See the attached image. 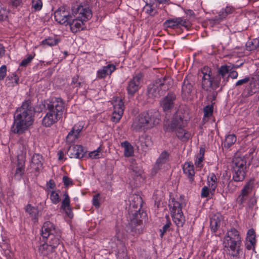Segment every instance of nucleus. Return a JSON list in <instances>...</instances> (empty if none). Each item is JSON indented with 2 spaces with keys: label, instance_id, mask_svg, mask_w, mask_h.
Instances as JSON below:
<instances>
[{
  "label": "nucleus",
  "instance_id": "f257e3e1",
  "mask_svg": "<svg viewBox=\"0 0 259 259\" xmlns=\"http://www.w3.org/2000/svg\"><path fill=\"white\" fill-rule=\"evenodd\" d=\"M34 109L30 101L23 102L14 114V122L11 131L14 134H22L28 130L34 121Z\"/></svg>",
  "mask_w": 259,
  "mask_h": 259
},
{
  "label": "nucleus",
  "instance_id": "f03ea898",
  "mask_svg": "<svg viewBox=\"0 0 259 259\" xmlns=\"http://www.w3.org/2000/svg\"><path fill=\"white\" fill-rule=\"evenodd\" d=\"M45 106L47 113L42 123L44 126L49 127L62 117L65 110V103L60 98H53L46 102Z\"/></svg>",
  "mask_w": 259,
  "mask_h": 259
},
{
  "label": "nucleus",
  "instance_id": "7ed1b4c3",
  "mask_svg": "<svg viewBox=\"0 0 259 259\" xmlns=\"http://www.w3.org/2000/svg\"><path fill=\"white\" fill-rule=\"evenodd\" d=\"M159 120L160 115L157 111L142 112L134 119L131 128L135 132L144 131L158 124Z\"/></svg>",
  "mask_w": 259,
  "mask_h": 259
},
{
  "label": "nucleus",
  "instance_id": "20e7f679",
  "mask_svg": "<svg viewBox=\"0 0 259 259\" xmlns=\"http://www.w3.org/2000/svg\"><path fill=\"white\" fill-rule=\"evenodd\" d=\"M186 122L182 117L176 113L170 121L164 123V130L168 132H175L177 137L182 141H187L192 136L191 133L184 129Z\"/></svg>",
  "mask_w": 259,
  "mask_h": 259
},
{
  "label": "nucleus",
  "instance_id": "39448f33",
  "mask_svg": "<svg viewBox=\"0 0 259 259\" xmlns=\"http://www.w3.org/2000/svg\"><path fill=\"white\" fill-rule=\"evenodd\" d=\"M186 205L184 198L182 196L170 198L168 207L174 222L178 227H182L185 222V218L182 211V208Z\"/></svg>",
  "mask_w": 259,
  "mask_h": 259
},
{
  "label": "nucleus",
  "instance_id": "423d86ee",
  "mask_svg": "<svg viewBox=\"0 0 259 259\" xmlns=\"http://www.w3.org/2000/svg\"><path fill=\"white\" fill-rule=\"evenodd\" d=\"M241 242V237L238 231L235 228H231L228 230L224 238V246L230 249L233 256L238 255Z\"/></svg>",
  "mask_w": 259,
  "mask_h": 259
},
{
  "label": "nucleus",
  "instance_id": "0eeeda50",
  "mask_svg": "<svg viewBox=\"0 0 259 259\" xmlns=\"http://www.w3.org/2000/svg\"><path fill=\"white\" fill-rule=\"evenodd\" d=\"M244 157H235L233 159L232 167L233 170V179L236 182L242 181L246 175L247 163H250V159H246Z\"/></svg>",
  "mask_w": 259,
  "mask_h": 259
},
{
  "label": "nucleus",
  "instance_id": "6e6552de",
  "mask_svg": "<svg viewBox=\"0 0 259 259\" xmlns=\"http://www.w3.org/2000/svg\"><path fill=\"white\" fill-rule=\"evenodd\" d=\"M201 73L203 74L202 78V88L208 91L210 89L216 90L219 87L220 78L219 77L212 78L211 77V70L208 67H204L201 70Z\"/></svg>",
  "mask_w": 259,
  "mask_h": 259
},
{
  "label": "nucleus",
  "instance_id": "1a4fd4ad",
  "mask_svg": "<svg viewBox=\"0 0 259 259\" xmlns=\"http://www.w3.org/2000/svg\"><path fill=\"white\" fill-rule=\"evenodd\" d=\"M71 11L72 17L77 18L83 21H88L92 17V11L86 5L73 4L72 6Z\"/></svg>",
  "mask_w": 259,
  "mask_h": 259
},
{
  "label": "nucleus",
  "instance_id": "9d476101",
  "mask_svg": "<svg viewBox=\"0 0 259 259\" xmlns=\"http://www.w3.org/2000/svg\"><path fill=\"white\" fill-rule=\"evenodd\" d=\"M143 225L140 219L139 214L135 213L133 216H130V222L125 227L127 233L132 236H138L143 232Z\"/></svg>",
  "mask_w": 259,
  "mask_h": 259
},
{
  "label": "nucleus",
  "instance_id": "9b49d317",
  "mask_svg": "<svg viewBox=\"0 0 259 259\" xmlns=\"http://www.w3.org/2000/svg\"><path fill=\"white\" fill-rule=\"evenodd\" d=\"M112 104L113 106V112L111 120L115 122H118L123 115L124 110V103L120 97H113Z\"/></svg>",
  "mask_w": 259,
  "mask_h": 259
},
{
  "label": "nucleus",
  "instance_id": "f8f14e48",
  "mask_svg": "<svg viewBox=\"0 0 259 259\" xmlns=\"http://www.w3.org/2000/svg\"><path fill=\"white\" fill-rule=\"evenodd\" d=\"M166 78L165 77L158 79L156 81L149 85L148 88V94L149 97L156 98L158 97L163 92L161 88L165 85V81Z\"/></svg>",
  "mask_w": 259,
  "mask_h": 259
},
{
  "label": "nucleus",
  "instance_id": "ddd939ff",
  "mask_svg": "<svg viewBox=\"0 0 259 259\" xmlns=\"http://www.w3.org/2000/svg\"><path fill=\"white\" fill-rule=\"evenodd\" d=\"M143 74L141 72L135 74L128 82L127 91L128 95L133 96L139 90L142 81Z\"/></svg>",
  "mask_w": 259,
  "mask_h": 259
},
{
  "label": "nucleus",
  "instance_id": "4468645a",
  "mask_svg": "<svg viewBox=\"0 0 259 259\" xmlns=\"http://www.w3.org/2000/svg\"><path fill=\"white\" fill-rule=\"evenodd\" d=\"M55 20L59 23L64 25H67L72 16L64 7H60L54 13Z\"/></svg>",
  "mask_w": 259,
  "mask_h": 259
},
{
  "label": "nucleus",
  "instance_id": "2eb2a0df",
  "mask_svg": "<svg viewBox=\"0 0 259 259\" xmlns=\"http://www.w3.org/2000/svg\"><path fill=\"white\" fill-rule=\"evenodd\" d=\"M253 184V181H250L245 185L241 191V194L236 199V202L239 205L248 203L250 197L249 194L252 190Z\"/></svg>",
  "mask_w": 259,
  "mask_h": 259
},
{
  "label": "nucleus",
  "instance_id": "dca6fc26",
  "mask_svg": "<svg viewBox=\"0 0 259 259\" xmlns=\"http://www.w3.org/2000/svg\"><path fill=\"white\" fill-rule=\"evenodd\" d=\"M176 95L174 93H169L160 101V106L164 112L169 111L174 107Z\"/></svg>",
  "mask_w": 259,
  "mask_h": 259
},
{
  "label": "nucleus",
  "instance_id": "f3484780",
  "mask_svg": "<svg viewBox=\"0 0 259 259\" xmlns=\"http://www.w3.org/2000/svg\"><path fill=\"white\" fill-rule=\"evenodd\" d=\"M164 26L165 27L171 28H178L180 26H184L186 28L188 27L186 20L183 19L181 17L167 20L164 23Z\"/></svg>",
  "mask_w": 259,
  "mask_h": 259
},
{
  "label": "nucleus",
  "instance_id": "a211bd4d",
  "mask_svg": "<svg viewBox=\"0 0 259 259\" xmlns=\"http://www.w3.org/2000/svg\"><path fill=\"white\" fill-rule=\"evenodd\" d=\"M87 21H83L77 18L70 19L68 25L70 26V30L73 33H76L80 30H83L85 28L84 22Z\"/></svg>",
  "mask_w": 259,
  "mask_h": 259
},
{
  "label": "nucleus",
  "instance_id": "6ab92c4d",
  "mask_svg": "<svg viewBox=\"0 0 259 259\" xmlns=\"http://www.w3.org/2000/svg\"><path fill=\"white\" fill-rule=\"evenodd\" d=\"M57 231L60 230L52 223L50 221H47L44 223L41 228V236L42 238H47L48 236L55 233Z\"/></svg>",
  "mask_w": 259,
  "mask_h": 259
},
{
  "label": "nucleus",
  "instance_id": "aec40b11",
  "mask_svg": "<svg viewBox=\"0 0 259 259\" xmlns=\"http://www.w3.org/2000/svg\"><path fill=\"white\" fill-rule=\"evenodd\" d=\"M193 91V84L186 77L184 80L182 87V96L183 99H190Z\"/></svg>",
  "mask_w": 259,
  "mask_h": 259
},
{
  "label": "nucleus",
  "instance_id": "412c9836",
  "mask_svg": "<svg viewBox=\"0 0 259 259\" xmlns=\"http://www.w3.org/2000/svg\"><path fill=\"white\" fill-rule=\"evenodd\" d=\"M69 157L71 158H81L84 156L85 152L83 147L81 145H75L69 147L68 151Z\"/></svg>",
  "mask_w": 259,
  "mask_h": 259
},
{
  "label": "nucleus",
  "instance_id": "4be33fe9",
  "mask_svg": "<svg viewBox=\"0 0 259 259\" xmlns=\"http://www.w3.org/2000/svg\"><path fill=\"white\" fill-rule=\"evenodd\" d=\"M238 67L237 65H234L231 64L230 65H223L220 67L218 70V74L215 77H219L220 78V85H221V78L223 79V81L226 80V77L228 75V73L234 68H237Z\"/></svg>",
  "mask_w": 259,
  "mask_h": 259
},
{
  "label": "nucleus",
  "instance_id": "5701e85b",
  "mask_svg": "<svg viewBox=\"0 0 259 259\" xmlns=\"http://www.w3.org/2000/svg\"><path fill=\"white\" fill-rule=\"evenodd\" d=\"M183 169L189 182L192 183L194 180L195 174L193 163L191 162H186L183 165Z\"/></svg>",
  "mask_w": 259,
  "mask_h": 259
},
{
  "label": "nucleus",
  "instance_id": "b1692460",
  "mask_svg": "<svg viewBox=\"0 0 259 259\" xmlns=\"http://www.w3.org/2000/svg\"><path fill=\"white\" fill-rule=\"evenodd\" d=\"M115 66L113 64H108L104 66L98 70L97 77L100 79L105 78L107 75H110L115 70Z\"/></svg>",
  "mask_w": 259,
  "mask_h": 259
},
{
  "label": "nucleus",
  "instance_id": "393cba45",
  "mask_svg": "<svg viewBox=\"0 0 259 259\" xmlns=\"http://www.w3.org/2000/svg\"><path fill=\"white\" fill-rule=\"evenodd\" d=\"M61 235V231H57L55 233L48 236L47 238H43L47 239V241L49 242V245L55 249L60 243Z\"/></svg>",
  "mask_w": 259,
  "mask_h": 259
},
{
  "label": "nucleus",
  "instance_id": "a878e982",
  "mask_svg": "<svg viewBox=\"0 0 259 259\" xmlns=\"http://www.w3.org/2000/svg\"><path fill=\"white\" fill-rule=\"evenodd\" d=\"M25 172V162L23 160L18 159L17 167L14 175V178L20 181Z\"/></svg>",
  "mask_w": 259,
  "mask_h": 259
},
{
  "label": "nucleus",
  "instance_id": "bb28decb",
  "mask_svg": "<svg viewBox=\"0 0 259 259\" xmlns=\"http://www.w3.org/2000/svg\"><path fill=\"white\" fill-rule=\"evenodd\" d=\"M42 157L39 154H34L31 158V166L38 171L42 166Z\"/></svg>",
  "mask_w": 259,
  "mask_h": 259
},
{
  "label": "nucleus",
  "instance_id": "cd10ccee",
  "mask_svg": "<svg viewBox=\"0 0 259 259\" xmlns=\"http://www.w3.org/2000/svg\"><path fill=\"white\" fill-rule=\"evenodd\" d=\"M142 198L138 196H134L133 199L130 204L131 207H132L136 209L134 210V212L130 216H133L135 213H138L140 215V210L142 207Z\"/></svg>",
  "mask_w": 259,
  "mask_h": 259
},
{
  "label": "nucleus",
  "instance_id": "c85d7f7f",
  "mask_svg": "<svg viewBox=\"0 0 259 259\" xmlns=\"http://www.w3.org/2000/svg\"><path fill=\"white\" fill-rule=\"evenodd\" d=\"M222 221V217L220 214L214 215L210 221V226L212 232H216L220 227Z\"/></svg>",
  "mask_w": 259,
  "mask_h": 259
},
{
  "label": "nucleus",
  "instance_id": "c756f323",
  "mask_svg": "<svg viewBox=\"0 0 259 259\" xmlns=\"http://www.w3.org/2000/svg\"><path fill=\"white\" fill-rule=\"evenodd\" d=\"M204 152V149L201 148L199 153L196 155L194 163L196 167L201 168L203 167Z\"/></svg>",
  "mask_w": 259,
  "mask_h": 259
},
{
  "label": "nucleus",
  "instance_id": "7c9ffc66",
  "mask_svg": "<svg viewBox=\"0 0 259 259\" xmlns=\"http://www.w3.org/2000/svg\"><path fill=\"white\" fill-rule=\"evenodd\" d=\"M168 157L169 154L167 152L165 151L162 152L156 161L155 167L160 169L162 165L168 161Z\"/></svg>",
  "mask_w": 259,
  "mask_h": 259
},
{
  "label": "nucleus",
  "instance_id": "2f4dec72",
  "mask_svg": "<svg viewBox=\"0 0 259 259\" xmlns=\"http://www.w3.org/2000/svg\"><path fill=\"white\" fill-rule=\"evenodd\" d=\"M124 148V155L125 157H130L134 154V148L127 141H124L121 144Z\"/></svg>",
  "mask_w": 259,
  "mask_h": 259
},
{
  "label": "nucleus",
  "instance_id": "473e14b6",
  "mask_svg": "<svg viewBox=\"0 0 259 259\" xmlns=\"http://www.w3.org/2000/svg\"><path fill=\"white\" fill-rule=\"evenodd\" d=\"M19 81V77L16 73H13L11 76H8L6 79V83L9 87H13L18 85Z\"/></svg>",
  "mask_w": 259,
  "mask_h": 259
},
{
  "label": "nucleus",
  "instance_id": "72a5a7b5",
  "mask_svg": "<svg viewBox=\"0 0 259 259\" xmlns=\"http://www.w3.org/2000/svg\"><path fill=\"white\" fill-rule=\"evenodd\" d=\"M234 11V9L231 6H227L225 9H222L219 14L218 23L225 18L228 15L233 13Z\"/></svg>",
  "mask_w": 259,
  "mask_h": 259
},
{
  "label": "nucleus",
  "instance_id": "f704fd0d",
  "mask_svg": "<svg viewBox=\"0 0 259 259\" xmlns=\"http://www.w3.org/2000/svg\"><path fill=\"white\" fill-rule=\"evenodd\" d=\"M207 183L210 190L214 192L217 186V178L214 174L211 173L209 175L207 178Z\"/></svg>",
  "mask_w": 259,
  "mask_h": 259
},
{
  "label": "nucleus",
  "instance_id": "c9c22d12",
  "mask_svg": "<svg viewBox=\"0 0 259 259\" xmlns=\"http://www.w3.org/2000/svg\"><path fill=\"white\" fill-rule=\"evenodd\" d=\"M59 41L60 40L57 36L49 37L41 41V45L52 47L57 45Z\"/></svg>",
  "mask_w": 259,
  "mask_h": 259
},
{
  "label": "nucleus",
  "instance_id": "e433bc0d",
  "mask_svg": "<svg viewBox=\"0 0 259 259\" xmlns=\"http://www.w3.org/2000/svg\"><path fill=\"white\" fill-rule=\"evenodd\" d=\"M55 250V248L49 245L47 241L46 243L43 244L39 248V251L44 255H47L49 253L53 252Z\"/></svg>",
  "mask_w": 259,
  "mask_h": 259
},
{
  "label": "nucleus",
  "instance_id": "4c0bfd02",
  "mask_svg": "<svg viewBox=\"0 0 259 259\" xmlns=\"http://www.w3.org/2000/svg\"><path fill=\"white\" fill-rule=\"evenodd\" d=\"M259 46V39L254 38L248 40L246 44V50L249 51L256 49Z\"/></svg>",
  "mask_w": 259,
  "mask_h": 259
},
{
  "label": "nucleus",
  "instance_id": "58836bf2",
  "mask_svg": "<svg viewBox=\"0 0 259 259\" xmlns=\"http://www.w3.org/2000/svg\"><path fill=\"white\" fill-rule=\"evenodd\" d=\"M236 141V137L234 134L229 135L226 136L224 142V146L225 148H229Z\"/></svg>",
  "mask_w": 259,
  "mask_h": 259
},
{
  "label": "nucleus",
  "instance_id": "ea45409f",
  "mask_svg": "<svg viewBox=\"0 0 259 259\" xmlns=\"http://www.w3.org/2000/svg\"><path fill=\"white\" fill-rule=\"evenodd\" d=\"M59 193V191H50V199L53 204H56L60 201Z\"/></svg>",
  "mask_w": 259,
  "mask_h": 259
},
{
  "label": "nucleus",
  "instance_id": "a19ab883",
  "mask_svg": "<svg viewBox=\"0 0 259 259\" xmlns=\"http://www.w3.org/2000/svg\"><path fill=\"white\" fill-rule=\"evenodd\" d=\"M79 135L77 134L75 132L71 130L66 137V142L69 144L74 143L79 138Z\"/></svg>",
  "mask_w": 259,
  "mask_h": 259
},
{
  "label": "nucleus",
  "instance_id": "79ce46f5",
  "mask_svg": "<svg viewBox=\"0 0 259 259\" xmlns=\"http://www.w3.org/2000/svg\"><path fill=\"white\" fill-rule=\"evenodd\" d=\"M247 240L248 241L251 246H254L255 244V233L253 229H249L247 233Z\"/></svg>",
  "mask_w": 259,
  "mask_h": 259
},
{
  "label": "nucleus",
  "instance_id": "37998d69",
  "mask_svg": "<svg viewBox=\"0 0 259 259\" xmlns=\"http://www.w3.org/2000/svg\"><path fill=\"white\" fill-rule=\"evenodd\" d=\"M70 201L69 195L66 192L63 195V199L62 201L61 208L63 209L66 207H71L70 205Z\"/></svg>",
  "mask_w": 259,
  "mask_h": 259
},
{
  "label": "nucleus",
  "instance_id": "c03bdc74",
  "mask_svg": "<svg viewBox=\"0 0 259 259\" xmlns=\"http://www.w3.org/2000/svg\"><path fill=\"white\" fill-rule=\"evenodd\" d=\"M85 123L83 121H79L78 123L75 124L72 127V130L75 132L77 134L79 135L80 133L82 131L84 128Z\"/></svg>",
  "mask_w": 259,
  "mask_h": 259
},
{
  "label": "nucleus",
  "instance_id": "a18cd8bd",
  "mask_svg": "<svg viewBox=\"0 0 259 259\" xmlns=\"http://www.w3.org/2000/svg\"><path fill=\"white\" fill-rule=\"evenodd\" d=\"M115 237L117 240L120 242H123L126 240L128 237L126 234L123 232V231L117 230Z\"/></svg>",
  "mask_w": 259,
  "mask_h": 259
},
{
  "label": "nucleus",
  "instance_id": "49530a36",
  "mask_svg": "<svg viewBox=\"0 0 259 259\" xmlns=\"http://www.w3.org/2000/svg\"><path fill=\"white\" fill-rule=\"evenodd\" d=\"M238 76V72L234 70H231L229 72V74L226 77V80H224V81H222L221 85L224 86L226 82L228 81V79L229 77H231L232 79H236Z\"/></svg>",
  "mask_w": 259,
  "mask_h": 259
},
{
  "label": "nucleus",
  "instance_id": "de8ad7c7",
  "mask_svg": "<svg viewBox=\"0 0 259 259\" xmlns=\"http://www.w3.org/2000/svg\"><path fill=\"white\" fill-rule=\"evenodd\" d=\"M167 219V223H166L165 225H164L162 228L160 230V237L161 238L163 237L164 234L168 231L169 230V227H170V226L171 225V223L169 221V217L168 216H166V217Z\"/></svg>",
  "mask_w": 259,
  "mask_h": 259
},
{
  "label": "nucleus",
  "instance_id": "09e8293b",
  "mask_svg": "<svg viewBox=\"0 0 259 259\" xmlns=\"http://www.w3.org/2000/svg\"><path fill=\"white\" fill-rule=\"evenodd\" d=\"M42 3L41 0H32V8L35 11H39L41 9Z\"/></svg>",
  "mask_w": 259,
  "mask_h": 259
},
{
  "label": "nucleus",
  "instance_id": "8fccbe9b",
  "mask_svg": "<svg viewBox=\"0 0 259 259\" xmlns=\"http://www.w3.org/2000/svg\"><path fill=\"white\" fill-rule=\"evenodd\" d=\"M9 4L13 8L17 9L22 7L23 4L22 0H10Z\"/></svg>",
  "mask_w": 259,
  "mask_h": 259
},
{
  "label": "nucleus",
  "instance_id": "3c124183",
  "mask_svg": "<svg viewBox=\"0 0 259 259\" xmlns=\"http://www.w3.org/2000/svg\"><path fill=\"white\" fill-rule=\"evenodd\" d=\"M213 112L212 106H206L204 108V117H209L211 116Z\"/></svg>",
  "mask_w": 259,
  "mask_h": 259
},
{
  "label": "nucleus",
  "instance_id": "603ef678",
  "mask_svg": "<svg viewBox=\"0 0 259 259\" xmlns=\"http://www.w3.org/2000/svg\"><path fill=\"white\" fill-rule=\"evenodd\" d=\"M92 203L96 208L100 206V197L99 193L93 196Z\"/></svg>",
  "mask_w": 259,
  "mask_h": 259
},
{
  "label": "nucleus",
  "instance_id": "864d4df0",
  "mask_svg": "<svg viewBox=\"0 0 259 259\" xmlns=\"http://www.w3.org/2000/svg\"><path fill=\"white\" fill-rule=\"evenodd\" d=\"M26 211L32 217H35L37 212V210L30 205H28L26 206Z\"/></svg>",
  "mask_w": 259,
  "mask_h": 259
},
{
  "label": "nucleus",
  "instance_id": "5fc2aeb1",
  "mask_svg": "<svg viewBox=\"0 0 259 259\" xmlns=\"http://www.w3.org/2000/svg\"><path fill=\"white\" fill-rule=\"evenodd\" d=\"M33 58V56L29 55L27 58L24 59L20 63V66L23 67H26L30 63Z\"/></svg>",
  "mask_w": 259,
  "mask_h": 259
},
{
  "label": "nucleus",
  "instance_id": "6e6d98bb",
  "mask_svg": "<svg viewBox=\"0 0 259 259\" xmlns=\"http://www.w3.org/2000/svg\"><path fill=\"white\" fill-rule=\"evenodd\" d=\"M100 150L99 148L96 150H94L89 153V156L93 159H98L100 158Z\"/></svg>",
  "mask_w": 259,
  "mask_h": 259
},
{
  "label": "nucleus",
  "instance_id": "4d7b16f0",
  "mask_svg": "<svg viewBox=\"0 0 259 259\" xmlns=\"http://www.w3.org/2000/svg\"><path fill=\"white\" fill-rule=\"evenodd\" d=\"M7 67L5 65L0 67V80H3L6 76Z\"/></svg>",
  "mask_w": 259,
  "mask_h": 259
},
{
  "label": "nucleus",
  "instance_id": "13d9d810",
  "mask_svg": "<svg viewBox=\"0 0 259 259\" xmlns=\"http://www.w3.org/2000/svg\"><path fill=\"white\" fill-rule=\"evenodd\" d=\"M71 84L75 87H78L81 85V82L78 80V76L75 75L72 77Z\"/></svg>",
  "mask_w": 259,
  "mask_h": 259
},
{
  "label": "nucleus",
  "instance_id": "bf43d9fd",
  "mask_svg": "<svg viewBox=\"0 0 259 259\" xmlns=\"http://www.w3.org/2000/svg\"><path fill=\"white\" fill-rule=\"evenodd\" d=\"M250 78L249 77H245L244 78L239 80L236 82L235 85L237 86H240L244 84H246L249 81Z\"/></svg>",
  "mask_w": 259,
  "mask_h": 259
},
{
  "label": "nucleus",
  "instance_id": "052dcab7",
  "mask_svg": "<svg viewBox=\"0 0 259 259\" xmlns=\"http://www.w3.org/2000/svg\"><path fill=\"white\" fill-rule=\"evenodd\" d=\"M63 182L65 186H68L73 184L72 180L66 176H63Z\"/></svg>",
  "mask_w": 259,
  "mask_h": 259
},
{
  "label": "nucleus",
  "instance_id": "680f3d73",
  "mask_svg": "<svg viewBox=\"0 0 259 259\" xmlns=\"http://www.w3.org/2000/svg\"><path fill=\"white\" fill-rule=\"evenodd\" d=\"M62 209L65 211L66 214L69 218L72 219L73 218V214L72 211L71 207H66Z\"/></svg>",
  "mask_w": 259,
  "mask_h": 259
},
{
  "label": "nucleus",
  "instance_id": "e2e57ef3",
  "mask_svg": "<svg viewBox=\"0 0 259 259\" xmlns=\"http://www.w3.org/2000/svg\"><path fill=\"white\" fill-rule=\"evenodd\" d=\"M209 195V189L206 186H204L202 188L201 196V197L205 198L207 197Z\"/></svg>",
  "mask_w": 259,
  "mask_h": 259
},
{
  "label": "nucleus",
  "instance_id": "0e129e2a",
  "mask_svg": "<svg viewBox=\"0 0 259 259\" xmlns=\"http://www.w3.org/2000/svg\"><path fill=\"white\" fill-rule=\"evenodd\" d=\"M131 168L133 171L135 172L136 176H138L141 174L142 170L140 168L133 165L131 166Z\"/></svg>",
  "mask_w": 259,
  "mask_h": 259
},
{
  "label": "nucleus",
  "instance_id": "69168bd1",
  "mask_svg": "<svg viewBox=\"0 0 259 259\" xmlns=\"http://www.w3.org/2000/svg\"><path fill=\"white\" fill-rule=\"evenodd\" d=\"M47 186L48 189H54L56 187L55 183L53 180H49V181L47 184Z\"/></svg>",
  "mask_w": 259,
  "mask_h": 259
},
{
  "label": "nucleus",
  "instance_id": "338daca9",
  "mask_svg": "<svg viewBox=\"0 0 259 259\" xmlns=\"http://www.w3.org/2000/svg\"><path fill=\"white\" fill-rule=\"evenodd\" d=\"M147 12L152 16H154L156 14V11L152 8V6H149V8L147 9Z\"/></svg>",
  "mask_w": 259,
  "mask_h": 259
},
{
  "label": "nucleus",
  "instance_id": "774afa93",
  "mask_svg": "<svg viewBox=\"0 0 259 259\" xmlns=\"http://www.w3.org/2000/svg\"><path fill=\"white\" fill-rule=\"evenodd\" d=\"M255 203L256 200L254 198H249L247 204L249 207H252L255 204Z\"/></svg>",
  "mask_w": 259,
  "mask_h": 259
}]
</instances>
